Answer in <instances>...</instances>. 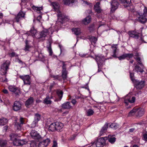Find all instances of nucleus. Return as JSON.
Here are the masks:
<instances>
[{
  "instance_id": "obj_51",
  "label": "nucleus",
  "mask_w": 147,
  "mask_h": 147,
  "mask_svg": "<svg viewBox=\"0 0 147 147\" xmlns=\"http://www.w3.org/2000/svg\"><path fill=\"white\" fill-rule=\"evenodd\" d=\"M0 81L6 83L8 81V79L5 77L1 78L0 79Z\"/></svg>"
},
{
  "instance_id": "obj_1",
  "label": "nucleus",
  "mask_w": 147,
  "mask_h": 147,
  "mask_svg": "<svg viewBox=\"0 0 147 147\" xmlns=\"http://www.w3.org/2000/svg\"><path fill=\"white\" fill-rule=\"evenodd\" d=\"M51 27L48 29H45L40 33L37 32L36 30L34 27L32 28L30 31V33L34 38L39 39L40 40H44L47 36H50L55 30Z\"/></svg>"
},
{
  "instance_id": "obj_30",
  "label": "nucleus",
  "mask_w": 147,
  "mask_h": 147,
  "mask_svg": "<svg viewBox=\"0 0 147 147\" xmlns=\"http://www.w3.org/2000/svg\"><path fill=\"white\" fill-rule=\"evenodd\" d=\"M62 68L63 70L62 76L64 79H65L67 78V73L64 65H63V66L62 67Z\"/></svg>"
},
{
  "instance_id": "obj_5",
  "label": "nucleus",
  "mask_w": 147,
  "mask_h": 147,
  "mask_svg": "<svg viewBox=\"0 0 147 147\" xmlns=\"http://www.w3.org/2000/svg\"><path fill=\"white\" fill-rule=\"evenodd\" d=\"M131 93H129L127 94L124 98V102L126 105H129V103H134L135 101V98L132 96Z\"/></svg>"
},
{
  "instance_id": "obj_57",
  "label": "nucleus",
  "mask_w": 147,
  "mask_h": 147,
  "mask_svg": "<svg viewBox=\"0 0 147 147\" xmlns=\"http://www.w3.org/2000/svg\"><path fill=\"white\" fill-rule=\"evenodd\" d=\"M2 91L3 92L4 94H7L8 93V90L6 89H3L2 90Z\"/></svg>"
},
{
  "instance_id": "obj_17",
  "label": "nucleus",
  "mask_w": 147,
  "mask_h": 147,
  "mask_svg": "<svg viewBox=\"0 0 147 147\" xmlns=\"http://www.w3.org/2000/svg\"><path fill=\"white\" fill-rule=\"evenodd\" d=\"M56 130L57 131H61L62 130L64 126L63 124L61 122H55Z\"/></svg>"
},
{
  "instance_id": "obj_43",
  "label": "nucleus",
  "mask_w": 147,
  "mask_h": 147,
  "mask_svg": "<svg viewBox=\"0 0 147 147\" xmlns=\"http://www.w3.org/2000/svg\"><path fill=\"white\" fill-rule=\"evenodd\" d=\"M57 95L59 98V100H60L61 99L63 96V92L61 90H58L57 91Z\"/></svg>"
},
{
  "instance_id": "obj_2",
  "label": "nucleus",
  "mask_w": 147,
  "mask_h": 147,
  "mask_svg": "<svg viewBox=\"0 0 147 147\" xmlns=\"http://www.w3.org/2000/svg\"><path fill=\"white\" fill-rule=\"evenodd\" d=\"M48 1L50 3V5L52 6L54 10L57 12L58 21L61 23L68 21L69 19V17L62 13L59 11L58 4L56 2H52L50 0Z\"/></svg>"
},
{
  "instance_id": "obj_12",
  "label": "nucleus",
  "mask_w": 147,
  "mask_h": 147,
  "mask_svg": "<svg viewBox=\"0 0 147 147\" xmlns=\"http://www.w3.org/2000/svg\"><path fill=\"white\" fill-rule=\"evenodd\" d=\"M50 140L48 138L43 140L40 142L38 145V147H46L50 143Z\"/></svg>"
},
{
  "instance_id": "obj_40",
  "label": "nucleus",
  "mask_w": 147,
  "mask_h": 147,
  "mask_svg": "<svg viewBox=\"0 0 147 147\" xmlns=\"http://www.w3.org/2000/svg\"><path fill=\"white\" fill-rule=\"evenodd\" d=\"M107 125H105L100 131V136H102L103 133L105 132L107 130Z\"/></svg>"
},
{
  "instance_id": "obj_25",
  "label": "nucleus",
  "mask_w": 147,
  "mask_h": 147,
  "mask_svg": "<svg viewBox=\"0 0 147 147\" xmlns=\"http://www.w3.org/2000/svg\"><path fill=\"white\" fill-rule=\"evenodd\" d=\"M32 7L34 11L38 13H41V11L42 9V7H38L34 5H33Z\"/></svg>"
},
{
  "instance_id": "obj_26",
  "label": "nucleus",
  "mask_w": 147,
  "mask_h": 147,
  "mask_svg": "<svg viewBox=\"0 0 147 147\" xmlns=\"http://www.w3.org/2000/svg\"><path fill=\"white\" fill-rule=\"evenodd\" d=\"M85 110L86 114L88 116H90L92 115L94 113V111L91 109H86Z\"/></svg>"
},
{
  "instance_id": "obj_4",
  "label": "nucleus",
  "mask_w": 147,
  "mask_h": 147,
  "mask_svg": "<svg viewBox=\"0 0 147 147\" xmlns=\"http://www.w3.org/2000/svg\"><path fill=\"white\" fill-rule=\"evenodd\" d=\"M138 14V20L142 23H145L147 20V8L144 7L143 14L141 13H139Z\"/></svg>"
},
{
  "instance_id": "obj_64",
  "label": "nucleus",
  "mask_w": 147,
  "mask_h": 147,
  "mask_svg": "<svg viewBox=\"0 0 147 147\" xmlns=\"http://www.w3.org/2000/svg\"><path fill=\"white\" fill-rule=\"evenodd\" d=\"M133 147H138V146L137 145H134L133 146Z\"/></svg>"
},
{
  "instance_id": "obj_20",
  "label": "nucleus",
  "mask_w": 147,
  "mask_h": 147,
  "mask_svg": "<svg viewBox=\"0 0 147 147\" xmlns=\"http://www.w3.org/2000/svg\"><path fill=\"white\" fill-rule=\"evenodd\" d=\"M21 107V105L18 101H16L14 102L13 109L15 111H18L20 110Z\"/></svg>"
},
{
  "instance_id": "obj_23",
  "label": "nucleus",
  "mask_w": 147,
  "mask_h": 147,
  "mask_svg": "<svg viewBox=\"0 0 147 147\" xmlns=\"http://www.w3.org/2000/svg\"><path fill=\"white\" fill-rule=\"evenodd\" d=\"M17 141H18V143H16V142H14V145L16 146L22 145L26 144L27 142V141L25 140H19L16 142H17Z\"/></svg>"
},
{
  "instance_id": "obj_16",
  "label": "nucleus",
  "mask_w": 147,
  "mask_h": 147,
  "mask_svg": "<svg viewBox=\"0 0 147 147\" xmlns=\"http://www.w3.org/2000/svg\"><path fill=\"white\" fill-rule=\"evenodd\" d=\"M25 13L23 12L21 10L16 18V21L17 22H18L21 20L24 17Z\"/></svg>"
},
{
  "instance_id": "obj_29",
  "label": "nucleus",
  "mask_w": 147,
  "mask_h": 147,
  "mask_svg": "<svg viewBox=\"0 0 147 147\" xmlns=\"http://www.w3.org/2000/svg\"><path fill=\"white\" fill-rule=\"evenodd\" d=\"M128 34L130 37L135 38L138 37V33L135 31H129L128 32Z\"/></svg>"
},
{
  "instance_id": "obj_3",
  "label": "nucleus",
  "mask_w": 147,
  "mask_h": 147,
  "mask_svg": "<svg viewBox=\"0 0 147 147\" xmlns=\"http://www.w3.org/2000/svg\"><path fill=\"white\" fill-rule=\"evenodd\" d=\"M10 64V62L9 60H6L1 65L0 70V74L2 75H5L7 70L9 69V67Z\"/></svg>"
},
{
  "instance_id": "obj_15",
  "label": "nucleus",
  "mask_w": 147,
  "mask_h": 147,
  "mask_svg": "<svg viewBox=\"0 0 147 147\" xmlns=\"http://www.w3.org/2000/svg\"><path fill=\"white\" fill-rule=\"evenodd\" d=\"M40 119V115L36 113L35 115L34 120L32 124V127H35L36 124L38 123V121Z\"/></svg>"
},
{
  "instance_id": "obj_41",
  "label": "nucleus",
  "mask_w": 147,
  "mask_h": 147,
  "mask_svg": "<svg viewBox=\"0 0 147 147\" xmlns=\"http://www.w3.org/2000/svg\"><path fill=\"white\" fill-rule=\"evenodd\" d=\"M10 137L11 138V139L13 141V144H14V142H16V143H18V141L17 142V141H18L19 140H17L16 138V136L15 135H14L13 134L11 135L10 136Z\"/></svg>"
},
{
  "instance_id": "obj_52",
  "label": "nucleus",
  "mask_w": 147,
  "mask_h": 147,
  "mask_svg": "<svg viewBox=\"0 0 147 147\" xmlns=\"http://www.w3.org/2000/svg\"><path fill=\"white\" fill-rule=\"evenodd\" d=\"M126 58L127 59L131 58L133 57V55L132 54H126Z\"/></svg>"
},
{
  "instance_id": "obj_27",
  "label": "nucleus",
  "mask_w": 147,
  "mask_h": 147,
  "mask_svg": "<svg viewBox=\"0 0 147 147\" xmlns=\"http://www.w3.org/2000/svg\"><path fill=\"white\" fill-rule=\"evenodd\" d=\"M61 107L63 108L67 109H71L72 108L70 104V103L68 102L62 104Z\"/></svg>"
},
{
  "instance_id": "obj_56",
  "label": "nucleus",
  "mask_w": 147,
  "mask_h": 147,
  "mask_svg": "<svg viewBox=\"0 0 147 147\" xmlns=\"http://www.w3.org/2000/svg\"><path fill=\"white\" fill-rule=\"evenodd\" d=\"M52 147H57V144L56 141H53V144Z\"/></svg>"
},
{
  "instance_id": "obj_58",
  "label": "nucleus",
  "mask_w": 147,
  "mask_h": 147,
  "mask_svg": "<svg viewBox=\"0 0 147 147\" xmlns=\"http://www.w3.org/2000/svg\"><path fill=\"white\" fill-rule=\"evenodd\" d=\"M71 102L74 105H75L76 102V100L75 99H73L72 101H71Z\"/></svg>"
},
{
  "instance_id": "obj_63",
  "label": "nucleus",
  "mask_w": 147,
  "mask_h": 147,
  "mask_svg": "<svg viewBox=\"0 0 147 147\" xmlns=\"http://www.w3.org/2000/svg\"><path fill=\"white\" fill-rule=\"evenodd\" d=\"M17 62H18L19 63H22V61L20 60L19 59H17Z\"/></svg>"
},
{
  "instance_id": "obj_55",
  "label": "nucleus",
  "mask_w": 147,
  "mask_h": 147,
  "mask_svg": "<svg viewBox=\"0 0 147 147\" xmlns=\"http://www.w3.org/2000/svg\"><path fill=\"white\" fill-rule=\"evenodd\" d=\"M36 145L35 143L34 142H32L30 144V146L31 147H36Z\"/></svg>"
},
{
  "instance_id": "obj_33",
  "label": "nucleus",
  "mask_w": 147,
  "mask_h": 147,
  "mask_svg": "<svg viewBox=\"0 0 147 147\" xmlns=\"http://www.w3.org/2000/svg\"><path fill=\"white\" fill-rule=\"evenodd\" d=\"M100 3L98 2L94 5V9L95 11L98 13H99L101 12V10L99 6Z\"/></svg>"
},
{
  "instance_id": "obj_32",
  "label": "nucleus",
  "mask_w": 147,
  "mask_h": 147,
  "mask_svg": "<svg viewBox=\"0 0 147 147\" xmlns=\"http://www.w3.org/2000/svg\"><path fill=\"white\" fill-rule=\"evenodd\" d=\"M48 129L49 130L52 131L56 130L55 123H53L51 124L49 126Z\"/></svg>"
},
{
  "instance_id": "obj_14",
  "label": "nucleus",
  "mask_w": 147,
  "mask_h": 147,
  "mask_svg": "<svg viewBox=\"0 0 147 147\" xmlns=\"http://www.w3.org/2000/svg\"><path fill=\"white\" fill-rule=\"evenodd\" d=\"M8 89L10 91L16 94H18L20 92L19 88L15 86H9L8 87Z\"/></svg>"
},
{
  "instance_id": "obj_39",
  "label": "nucleus",
  "mask_w": 147,
  "mask_h": 147,
  "mask_svg": "<svg viewBox=\"0 0 147 147\" xmlns=\"http://www.w3.org/2000/svg\"><path fill=\"white\" fill-rule=\"evenodd\" d=\"M7 120L5 118L0 119V125H4L7 122Z\"/></svg>"
},
{
  "instance_id": "obj_8",
  "label": "nucleus",
  "mask_w": 147,
  "mask_h": 147,
  "mask_svg": "<svg viewBox=\"0 0 147 147\" xmlns=\"http://www.w3.org/2000/svg\"><path fill=\"white\" fill-rule=\"evenodd\" d=\"M20 78L23 81L24 84L30 85L31 83L30 78L28 75L21 76H20Z\"/></svg>"
},
{
  "instance_id": "obj_7",
  "label": "nucleus",
  "mask_w": 147,
  "mask_h": 147,
  "mask_svg": "<svg viewBox=\"0 0 147 147\" xmlns=\"http://www.w3.org/2000/svg\"><path fill=\"white\" fill-rule=\"evenodd\" d=\"M107 140L106 137H102L98 139L96 142V147H103L105 144L106 140Z\"/></svg>"
},
{
  "instance_id": "obj_21",
  "label": "nucleus",
  "mask_w": 147,
  "mask_h": 147,
  "mask_svg": "<svg viewBox=\"0 0 147 147\" xmlns=\"http://www.w3.org/2000/svg\"><path fill=\"white\" fill-rule=\"evenodd\" d=\"M144 108H137L136 116L137 117H140L142 116L144 114Z\"/></svg>"
},
{
  "instance_id": "obj_18",
  "label": "nucleus",
  "mask_w": 147,
  "mask_h": 147,
  "mask_svg": "<svg viewBox=\"0 0 147 147\" xmlns=\"http://www.w3.org/2000/svg\"><path fill=\"white\" fill-rule=\"evenodd\" d=\"M30 135L33 138L35 139H39L41 137L39 134L35 130L32 131L30 133Z\"/></svg>"
},
{
  "instance_id": "obj_53",
  "label": "nucleus",
  "mask_w": 147,
  "mask_h": 147,
  "mask_svg": "<svg viewBox=\"0 0 147 147\" xmlns=\"http://www.w3.org/2000/svg\"><path fill=\"white\" fill-rule=\"evenodd\" d=\"M48 51L49 52V55L51 56L53 53V52L51 48L49 47H48Z\"/></svg>"
},
{
  "instance_id": "obj_54",
  "label": "nucleus",
  "mask_w": 147,
  "mask_h": 147,
  "mask_svg": "<svg viewBox=\"0 0 147 147\" xmlns=\"http://www.w3.org/2000/svg\"><path fill=\"white\" fill-rule=\"evenodd\" d=\"M42 18L41 16L40 15L38 16L37 19V21H39V22H41Z\"/></svg>"
},
{
  "instance_id": "obj_50",
  "label": "nucleus",
  "mask_w": 147,
  "mask_h": 147,
  "mask_svg": "<svg viewBox=\"0 0 147 147\" xmlns=\"http://www.w3.org/2000/svg\"><path fill=\"white\" fill-rule=\"evenodd\" d=\"M9 55L11 57H17L18 56V55L14 52H12V53H9Z\"/></svg>"
},
{
  "instance_id": "obj_9",
  "label": "nucleus",
  "mask_w": 147,
  "mask_h": 147,
  "mask_svg": "<svg viewBox=\"0 0 147 147\" xmlns=\"http://www.w3.org/2000/svg\"><path fill=\"white\" fill-rule=\"evenodd\" d=\"M119 1L121 3L124 4L123 5L125 7H127L128 10H131L130 8L132 7V8L133 6L130 5L131 0H119Z\"/></svg>"
},
{
  "instance_id": "obj_10",
  "label": "nucleus",
  "mask_w": 147,
  "mask_h": 147,
  "mask_svg": "<svg viewBox=\"0 0 147 147\" xmlns=\"http://www.w3.org/2000/svg\"><path fill=\"white\" fill-rule=\"evenodd\" d=\"M89 40L91 42V44L90 45V50L91 51H93L94 49L95 46L94 45L96 43L97 39V38L94 36H91L89 37Z\"/></svg>"
},
{
  "instance_id": "obj_47",
  "label": "nucleus",
  "mask_w": 147,
  "mask_h": 147,
  "mask_svg": "<svg viewBox=\"0 0 147 147\" xmlns=\"http://www.w3.org/2000/svg\"><path fill=\"white\" fill-rule=\"evenodd\" d=\"M7 143L6 141L0 140V146H5Z\"/></svg>"
},
{
  "instance_id": "obj_35",
  "label": "nucleus",
  "mask_w": 147,
  "mask_h": 147,
  "mask_svg": "<svg viewBox=\"0 0 147 147\" xmlns=\"http://www.w3.org/2000/svg\"><path fill=\"white\" fill-rule=\"evenodd\" d=\"M136 111H137V108H134L132 110L130 111L128 113L129 116H131L135 115H136Z\"/></svg>"
},
{
  "instance_id": "obj_49",
  "label": "nucleus",
  "mask_w": 147,
  "mask_h": 147,
  "mask_svg": "<svg viewBox=\"0 0 147 147\" xmlns=\"http://www.w3.org/2000/svg\"><path fill=\"white\" fill-rule=\"evenodd\" d=\"M126 53H125L119 57L118 58L119 60H121L125 59L126 58Z\"/></svg>"
},
{
  "instance_id": "obj_42",
  "label": "nucleus",
  "mask_w": 147,
  "mask_h": 147,
  "mask_svg": "<svg viewBox=\"0 0 147 147\" xmlns=\"http://www.w3.org/2000/svg\"><path fill=\"white\" fill-rule=\"evenodd\" d=\"M50 99L49 97H47L44 100V102L47 104H50L51 102Z\"/></svg>"
},
{
  "instance_id": "obj_28",
  "label": "nucleus",
  "mask_w": 147,
  "mask_h": 147,
  "mask_svg": "<svg viewBox=\"0 0 147 147\" xmlns=\"http://www.w3.org/2000/svg\"><path fill=\"white\" fill-rule=\"evenodd\" d=\"M91 18L90 16H88L86 17L83 20V23L85 25L87 24L91 21Z\"/></svg>"
},
{
  "instance_id": "obj_19",
  "label": "nucleus",
  "mask_w": 147,
  "mask_h": 147,
  "mask_svg": "<svg viewBox=\"0 0 147 147\" xmlns=\"http://www.w3.org/2000/svg\"><path fill=\"white\" fill-rule=\"evenodd\" d=\"M20 120V123H16L15 124V128L16 129L20 130L21 128V125L24 123V118L21 117Z\"/></svg>"
},
{
  "instance_id": "obj_6",
  "label": "nucleus",
  "mask_w": 147,
  "mask_h": 147,
  "mask_svg": "<svg viewBox=\"0 0 147 147\" xmlns=\"http://www.w3.org/2000/svg\"><path fill=\"white\" fill-rule=\"evenodd\" d=\"M105 60V57L102 55L97 56L96 57V60L97 63L98 67V72L101 71V68L104 61Z\"/></svg>"
},
{
  "instance_id": "obj_45",
  "label": "nucleus",
  "mask_w": 147,
  "mask_h": 147,
  "mask_svg": "<svg viewBox=\"0 0 147 147\" xmlns=\"http://www.w3.org/2000/svg\"><path fill=\"white\" fill-rule=\"evenodd\" d=\"M143 140L147 142V131H145L143 133Z\"/></svg>"
},
{
  "instance_id": "obj_37",
  "label": "nucleus",
  "mask_w": 147,
  "mask_h": 147,
  "mask_svg": "<svg viewBox=\"0 0 147 147\" xmlns=\"http://www.w3.org/2000/svg\"><path fill=\"white\" fill-rule=\"evenodd\" d=\"M72 31L76 35H79L81 33L80 29L79 28H73Z\"/></svg>"
},
{
  "instance_id": "obj_48",
  "label": "nucleus",
  "mask_w": 147,
  "mask_h": 147,
  "mask_svg": "<svg viewBox=\"0 0 147 147\" xmlns=\"http://www.w3.org/2000/svg\"><path fill=\"white\" fill-rule=\"evenodd\" d=\"M129 73L130 78L131 81L134 83L135 82V81L136 80H135L134 78V74L133 73L130 72Z\"/></svg>"
},
{
  "instance_id": "obj_59",
  "label": "nucleus",
  "mask_w": 147,
  "mask_h": 147,
  "mask_svg": "<svg viewBox=\"0 0 147 147\" xmlns=\"http://www.w3.org/2000/svg\"><path fill=\"white\" fill-rule=\"evenodd\" d=\"M22 0V2L21 3V6L22 5H23V3L24 2H25L26 1H28V0Z\"/></svg>"
},
{
  "instance_id": "obj_11",
  "label": "nucleus",
  "mask_w": 147,
  "mask_h": 147,
  "mask_svg": "<svg viewBox=\"0 0 147 147\" xmlns=\"http://www.w3.org/2000/svg\"><path fill=\"white\" fill-rule=\"evenodd\" d=\"M118 5L117 0H113L111 3V11H114L117 8Z\"/></svg>"
},
{
  "instance_id": "obj_60",
  "label": "nucleus",
  "mask_w": 147,
  "mask_h": 147,
  "mask_svg": "<svg viewBox=\"0 0 147 147\" xmlns=\"http://www.w3.org/2000/svg\"><path fill=\"white\" fill-rule=\"evenodd\" d=\"M134 130V128H131L129 129V131L130 132H133Z\"/></svg>"
},
{
  "instance_id": "obj_36",
  "label": "nucleus",
  "mask_w": 147,
  "mask_h": 147,
  "mask_svg": "<svg viewBox=\"0 0 147 147\" xmlns=\"http://www.w3.org/2000/svg\"><path fill=\"white\" fill-rule=\"evenodd\" d=\"M140 66L142 67V69L140 67H139L138 66L136 65V66H135V69L137 72H140L141 73H142L144 71L143 70V65L142 64V65H141L140 64Z\"/></svg>"
},
{
  "instance_id": "obj_31",
  "label": "nucleus",
  "mask_w": 147,
  "mask_h": 147,
  "mask_svg": "<svg viewBox=\"0 0 147 147\" xmlns=\"http://www.w3.org/2000/svg\"><path fill=\"white\" fill-rule=\"evenodd\" d=\"M33 102V98L30 97L29 98L26 102L25 105L27 107H28L29 106L31 105Z\"/></svg>"
},
{
  "instance_id": "obj_34",
  "label": "nucleus",
  "mask_w": 147,
  "mask_h": 147,
  "mask_svg": "<svg viewBox=\"0 0 147 147\" xmlns=\"http://www.w3.org/2000/svg\"><path fill=\"white\" fill-rule=\"evenodd\" d=\"M139 56V53H136L135 55L134 58L136 59L138 63L141 65H142V63L141 62V59L140 57H138Z\"/></svg>"
},
{
  "instance_id": "obj_38",
  "label": "nucleus",
  "mask_w": 147,
  "mask_h": 147,
  "mask_svg": "<svg viewBox=\"0 0 147 147\" xmlns=\"http://www.w3.org/2000/svg\"><path fill=\"white\" fill-rule=\"evenodd\" d=\"M80 3L84 6L89 5L90 7L92 6V5L90 3H88L87 1L84 0H80Z\"/></svg>"
},
{
  "instance_id": "obj_24",
  "label": "nucleus",
  "mask_w": 147,
  "mask_h": 147,
  "mask_svg": "<svg viewBox=\"0 0 147 147\" xmlns=\"http://www.w3.org/2000/svg\"><path fill=\"white\" fill-rule=\"evenodd\" d=\"M106 137L107 138V140H108L109 141L111 144L114 143L116 141V138L113 135H109L107 137Z\"/></svg>"
},
{
  "instance_id": "obj_62",
  "label": "nucleus",
  "mask_w": 147,
  "mask_h": 147,
  "mask_svg": "<svg viewBox=\"0 0 147 147\" xmlns=\"http://www.w3.org/2000/svg\"><path fill=\"white\" fill-rule=\"evenodd\" d=\"M3 16V13H1V12H0V18H2Z\"/></svg>"
},
{
  "instance_id": "obj_44",
  "label": "nucleus",
  "mask_w": 147,
  "mask_h": 147,
  "mask_svg": "<svg viewBox=\"0 0 147 147\" xmlns=\"http://www.w3.org/2000/svg\"><path fill=\"white\" fill-rule=\"evenodd\" d=\"M110 126L111 128L115 129L118 127V125L115 123H113L110 125Z\"/></svg>"
},
{
  "instance_id": "obj_13",
  "label": "nucleus",
  "mask_w": 147,
  "mask_h": 147,
  "mask_svg": "<svg viewBox=\"0 0 147 147\" xmlns=\"http://www.w3.org/2000/svg\"><path fill=\"white\" fill-rule=\"evenodd\" d=\"M134 83L137 87L140 89L142 88L145 85V82L144 81H142L140 82L137 80L135 81Z\"/></svg>"
},
{
  "instance_id": "obj_46",
  "label": "nucleus",
  "mask_w": 147,
  "mask_h": 147,
  "mask_svg": "<svg viewBox=\"0 0 147 147\" xmlns=\"http://www.w3.org/2000/svg\"><path fill=\"white\" fill-rule=\"evenodd\" d=\"M26 46L24 50L25 51H29V49L30 48V46L28 45V41L27 40L26 41Z\"/></svg>"
},
{
  "instance_id": "obj_22",
  "label": "nucleus",
  "mask_w": 147,
  "mask_h": 147,
  "mask_svg": "<svg viewBox=\"0 0 147 147\" xmlns=\"http://www.w3.org/2000/svg\"><path fill=\"white\" fill-rule=\"evenodd\" d=\"M117 45L116 44L113 45L111 46L112 52L111 53V55L113 57H116V52L117 49Z\"/></svg>"
},
{
  "instance_id": "obj_61",
  "label": "nucleus",
  "mask_w": 147,
  "mask_h": 147,
  "mask_svg": "<svg viewBox=\"0 0 147 147\" xmlns=\"http://www.w3.org/2000/svg\"><path fill=\"white\" fill-rule=\"evenodd\" d=\"M7 126H5L3 127V130L5 131H6L7 129Z\"/></svg>"
}]
</instances>
